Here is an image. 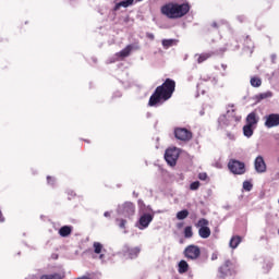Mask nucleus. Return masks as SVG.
Instances as JSON below:
<instances>
[{"mask_svg":"<svg viewBox=\"0 0 279 279\" xmlns=\"http://www.w3.org/2000/svg\"><path fill=\"white\" fill-rule=\"evenodd\" d=\"M173 93H175V81L166 78L162 85L156 87L148 100V106L154 107L162 101H169V98L173 97Z\"/></svg>","mask_w":279,"mask_h":279,"instance_id":"nucleus-1","label":"nucleus"},{"mask_svg":"<svg viewBox=\"0 0 279 279\" xmlns=\"http://www.w3.org/2000/svg\"><path fill=\"white\" fill-rule=\"evenodd\" d=\"M161 14L167 19H182L191 12V4L187 2L179 4L178 2H168L160 8Z\"/></svg>","mask_w":279,"mask_h":279,"instance_id":"nucleus-2","label":"nucleus"},{"mask_svg":"<svg viewBox=\"0 0 279 279\" xmlns=\"http://www.w3.org/2000/svg\"><path fill=\"white\" fill-rule=\"evenodd\" d=\"M228 169L233 175H243L245 174V162L239 161L236 159H230L228 162Z\"/></svg>","mask_w":279,"mask_h":279,"instance_id":"nucleus-3","label":"nucleus"},{"mask_svg":"<svg viewBox=\"0 0 279 279\" xmlns=\"http://www.w3.org/2000/svg\"><path fill=\"white\" fill-rule=\"evenodd\" d=\"M208 226H210V222L206 218H201L195 225V227L198 228V235L201 239H208L210 236L211 231Z\"/></svg>","mask_w":279,"mask_h":279,"instance_id":"nucleus-4","label":"nucleus"},{"mask_svg":"<svg viewBox=\"0 0 279 279\" xmlns=\"http://www.w3.org/2000/svg\"><path fill=\"white\" fill-rule=\"evenodd\" d=\"M236 274V265L230 259H227L222 266L219 267V278H227V276H234Z\"/></svg>","mask_w":279,"mask_h":279,"instance_id":"nucleus-5","label":"nucleus"},{"mask_svg":"<svg viewBox=\"0 0 279 279\" xmlns=\"http://www.w3.org/2000/svg\"><path fill=\"white\" fill-rule=\"evenodd\" d=\"M183 256H185L187 260H197L199 256H202V248L195 244H190L184 248Z\"/></svg>","mask_w":279,"mask_h":279,"instance_id":"nucleus-6","label":"nucleus"},{"mask_svg":"<svg viewBox=\"0 0 279 279\" xmlns=\"http://www.w3.org/2000/svg\"><path fill=\"white\" fill-rule=\"evenodd\" d=\"M178 158H180V151L178 148H168L165 153V160L170 167L178 165Z\"/></svg>","mask_w":279,"mask_h":279,"instance_id":"nucleus-7","label":"nucleus"},{"mask_svg":"<svg viewBox=\"0 0 279 279\" xmlns=\"http://www.w3.org/2000/svg\"><path fill=\"white\" fill-rule=\"evenodd\" d=\"M174 136L178 141H182L183 143H189L193 138V132H191L186 128H177L174 129Z\"/></svg>","mask_w":279,"mask_h":279,"instance_id":"nucleus-8","label":"nucleus"},{"mask_svg":"<svg viewBox=\"0 0 279 279\" xmlns=\"http://www.w3.org/2000/svg\"><path fill=\"white\" fill-rule=\"evenodd\" d=\"M153 221L154 214L145 213L140 217L136 227L138 228V230H145L146 228H149V223H151Z\"/></svg>","mask_w":279,"mask_h":279,"instance_id":"nucleus-9","label":"nucleus"},{"mask_svg":"<svg viewBox=\"0 0 279 279\" xmlns=\"http://www.w3.org/2000/svg\"><path fill=\"white\" fill-rule=\"evenodd\" d=\"M265 128L271 129V128H278L279 125V114L278 113H270L265 117Z\"/></svg>","mask_w":279,"mask_h":279,"instance_id":"nucleus-10","label":"nucleus"},{"mask_svg":"<svg viewBox=\"0 0 279 279\" xmlns=\"http://www.w3.org/2000/svg\"><path fill=\"white\" fill-rule=\"evenodd\" d=\"M254 167L257 173H265V171H267V163H265V158H263V156H257L254 161Z\"/></svg>","mask_w":279,"mask_h":279,"instance_id":"nucleus-11","label":"nucleus"},{"mask_svg":"<svg viewBox=\"0 0 279 279\" xmlns=\"http://www.w3.org/2000/svg\"><path fill=\"white\" fill-rule=\"evenodd\" d=\"M123 213L126 217H132L136 213V206L132 202H126L123 205Z\"/></svg>","mask_w":279,"mask_h":279,"instance_id":"nucleus-12","label":"nucleus"},{"mask_svg":"<svg viewBox=\"0 0 279 279\" xmlns=\"http://www.w3.org/2000/svg\"><path fill=\"white\" fill-rule=\"evenodd\" d=\"M258 121H259V118L256 111L248 113L246 117V125H251V126L258 125Z\"/></svg>","mask_w":279,"mask_h":279,"instance_id":"nucleus-13","label":"nucleus"},{"mask_svg":"<svg viewBox=\"0 0 279 279\" xmlns=\"http://www.w3.org/2000/svg\"><path fill=\"white\" fill-rule=\"evenodd\" d=\"M130 5H134V0H124V1L118 2L114 5L113 11L119 12L121 8H130Z\"/></svg>","mask_w":279,"mask_h":279,"instance_id":"nucleus-14","label":"nucleus"},{"mask_svg":"<svg viewBox=\"0 0 279 279\" xmlns=\"http://www.w3.org/2000/svg\"><path fill=\"white\" fill-rule=\"evenodd\" d=\"M197 58V63L202 64L206 62V60H209V58H213L215 56V52H203L201 54H196Z\"/></svg>","mask_w":279,"mask_h":279,"instance_id":"nucleus-15","label":"nucleus"},{"mask_svg":"<svg viewBox=\"0 0 279 279\" xmlns=\"http://www.w3.org/2000/svg\"><path fill=\"white\" fill-rule=\"evenodd\" d=\"M132 49H134V46L128 45L124 49H122L120 52L117 53L119 58H128L130 53H132Z\"/></svg>","mask_w":279,"mask_h":279,"instance_id":"nucleus-16","label":"nucleus"},{"mask_svg":"<svg viewBox=\"0 0 279 279\" xmlns=\"http://www.w3.org/2000/svg\"><path fill=\"white\" fill-rule=\"evenodd\" d=\"M71 232H73V228L69 226H63L59 230L60 236H63V238L69 236Z\"/></svg>","mask_w":279,"mask_h":279,"instance_id":"nucleus-17","label":"nucleus"},{"mask_svg":"<svg viewBox=\"0 0 279 279\" xmlns=\"http://www.w3.org/2000/svg\"><path fill=\"white\" fill-rule=\"evenodd\" d=\"M178 271L179 274H186V271H189V263L184 259L179 262V266H178Z\"/></svg>","mask_w":279,"mask_h":279,"instance_id":"nucleus-18","label":"nucleus"},{"mask_svg":"<svg viewBox=\"0 0 279 279\" xmlns=\"http://www.w3.org/2000/svg\"><path fill=\"white\" fill-rule=\"evenodd\" d=\"M240 244H241V236L235 235L231 238L229 245L230 247H232V250H236V247H239Z\"/></svg>","mask_w":279,"mask_h":279,"instance_id":"nucleus-19","label":"nucleus"},{"mask_svg":"<svg viewBox=\"0 0 279 279\" xmlns=\"http://www.w3.org/2000/svg\"><path fill=\"white\" fill-rule=\"evenodd\" d=\"M243 134L244 136H247V138H250V136H253L254 134V126L246 124L243 126Z\"/></svg>","mask_w":279,"mask_h":279,"instance_id":"nucleus-20","label":"nucleus"},{"mask_svg":"<svg viewBox=\"0 0 279 279\" xmlns=\"http://www.w3.org/2000/svg\"><path fill=\"white\" fill-rule=\"evenodd\" d=\"M263 81L259 77H252L251 78V86H253L254 88H258L259 86H262Z\"/></svg>","mask_w":279,"mask_h":279,"instance_id":"nucleus-21","label":"nucleus"},{"mask_svg":"<svg viewBox=\"0 0 279 279\" xmlns=\"http://www.w3.org/2000/svg\"><path fill=\"white\" fill-rule=\"evenodd\" d=\"M186 217H189V210L187 209H183V210H181L177 214V219L179 221H182V220L186 219Z\"/></svg>","mask_w":279,"mask_h":279,"instance_id":"nucleus-22","label":"nucleus"},{"mask_svg":"<svg viewBox=\"0 0 279 279\" xmlns=\"http://www.w3.org/2000/svg\"><path fill=\"white\" fill-rule=\"evenodd\" d=\"M40 279H63L62 275L54 272L51 275H43Z\"/></svg>","mask_w":279,"mask_h":279,"instance_id":"nucleus-23","label":"nucleus"},{"mask_svg":"<svg viewBox=\"0 0 279 279\" xmlns=\"http://www.w3.org/2000/svg\"><path fill=\"white\" fill-rule=\"evenodd\" d=\"M184 236L185 239H192L193 238V227L187 226L184 228Z\"/></svg>","mask_w":279,"mask_h":279,"instance_id":"nucleus-24","label":"nucleus"},{"mask_svg":"<svg viewBox=\"0 0 279 279\" xmlns=\"http://www.w3.org/2000/svg\"><path fill=\"white\" fill-rule=\"evenodd\" d=\"M101 250H104V245L99 242L94 243V252L95 254H101Z\"/></svg>","mask_w":279,"mask_h":279,"instance_id":"nucleus-25","label":"nucleus"},{"mask_svg":"<svg viewBox=\"0 0 279 279\" xmlns=\"http://www.w3.org/2000/svg\"><path fill=\"white\" fill-rule=\"evenodd\" d=\"M173 45V39H163L162 40V47H165L166 49H169V47H171Z\"/></svg>","mask_w":279,"mask_h":279,"instance_id":"nucleus-26","label":"nucleus"},{"mask_svg":"<svg viewBox=\"0 0 279 279\" xmlns=\"http://www.w3.org/2000/svg\"><path fill=\"white\" fill-rule=\"evenodd\" d=\"M199 185H201L199 181H194L190 184V189L191 191H197V189H199Z\"/></svg>","mask_w":279,"mask_h":279,"instance_id":"nucleus-27","label":"nucleus"},{"mask_svg":"<svg viewBox=\"0 0 279 279\" xmlns=\"http://www.w3.org/2000/svg\"><path fill=\"white\" fill-rule=\"evenodd\" d=\"M254 185H252V183L250 181H244L243 182V189L244 191H252Z\"/></svg>","mask_w":279,"mask_h":279,"instance_id":"nucleus-28","label":"nucleus"},{"mask_svg":"<svg viewBox=\"0 0 279 279\" xmlns=\"http://www.w3.org/2000/svg\"><path fill=\"white\" fill-rule=\"evenodd\" d=\"M269 97H271V92L263 93L258 95V99H267Z\"/></svg>","mask_w":279,"mask_h":279,"instance_id":"nucleus-29","label":"nucleus"},{"mask_svg":"<svg viewBox=\"0 0 279 279\" xmlns=\"http://www.w3.org/2000/svg\"><path fill=\"white\" fill-rule=\"evenodd\" d=\"M198 180H202V181L208 180V174L206 172H201L198 174Z\"/></svg>","mask_w":279,"mask_h":279,"instance_id":"nucleus-30","label":"nucleus"},{"mask_svg":"<svg viewBox=\"0 0 279 279\" xmlns=\"http://www.w3.org/2000/svg\"><path fill=\"white\" fill-rule=\"evenodd\" d=\"M47 182L48 184H51V186H53L56 184V178L53 177H47Z\"/></svg>","mask_w":279,"mask_h":279,"instance_id":"nucleus-31","label":"nucleus"},{"mask_svg":"<svg viewBox=\"0 0 279 279\" xmlns=\"http://www.w3.org/2000/svg\"><path fill=\"white\" fill-rule=\"evenodd\" d=\"M128 223V220L120 219L119 228L125 229V225Z\"/></svg>","mask_w":279,"mask_h":279,"instance_id":"nucleus-32","label":"nucleus"},{"mask_svg":"<svg viewBox=\"0 0 279 279\" xmlns=\"http://www.w3.org/2000/svg\"><path fill=\"white\" fill-rule=\"evenodd\" d=\"M227 136H228L229 141H235V138H236L234 136V133H230V132L227 133Z\"/></svg>","mask_w":279,"mask_h":279,"instance_id":"nucleus-33","label":"nucleus"},{"mask_svg":"<svg viewBox=\"0 0 279 279\" xmlns=\"http://www.w3.org/2000/svg\"><path fill=\"white\" fill-rule=\"evenodd\" d=\"M146 37L149 38V40H154L155 36L151 33H147Z\"/></svg>","mask_w":279,"mask_h":279,"instance_id":"nucleus-34","label":"nucleus"},{"mask_svg":"<svg viewBox=\"0 0 279 279\" xmlns=\"http://www.w3.org/2000/svg\"><path fill=\"white\" fill-rule=\"evenodd\" d=\"M211 260H217V254L211 255Z\"/></svg>","mask_w":279,"mask_h":279,"instance_id":"nucleus-35","label":"nucleus"},{"mask_svg":"<svg viewBox=\"0 0 279 279\" xmlns=\"http://www.w3.org/2000/svg\"><path fill=\"white\" fill-rule=\"evenodd\" d=\"M138 206H145V203H143L142 199L138 201Z\"/></svg>","mask_w":279,"mask_h":279,"instance_id":"nucleus-36","label":"nucleus"},{"mask_svg":"<svg viewBox=\"0 0 279 279\" xmlns=\"http://www.w3.org/2000/svg\"><path fill=\"white\" fill-rule=\"evenodd\" d=\"M211 27H218L217 22H214V23L211 24Z\"/></svg>","mask_w":279,"mask_h":279,"instance_id":"nucleus-37","label":"nucleus"},{"mask_svg":"<svg viewBox=\"0 0 279 279\" xmlns=\"http://www.w3.org/2000/svg\"><path fill=\"white\" fill-rule=\"evenodd\" d=\"M178 228H182V223H179V225H178Z\"/></svg>","mask_w":279,"mask_h":279,"instance_id":"nucleus-38","label":"nucleus"},{"mask_svg":"<svg viewBox=\"0 0 279 279\" xmlns=\"http://www.w3.org/2000/svg\"><path fill=\"white\" fill-rule=\"evenodd\" d=\"M272 60H276V56H272Z\"/></svg>","mask_w":279,"mask_h":279,"instance_id":"nucleus-39","label":"nucleus"},{"mask_svg":"<svg viewBox=\"0 0 279 279\" xmlns=\"http://www.w3.org/2000/svg\"><path fill=\"white\" fill-rule=\"evenodd\" d=\"M272 60H276V56H272Z\"/></svg>","mask_w":279,"mask_h":279,"instance_id":"nucleus-40","label":"nucleus"},{"mask_svg":"<svg viewBox=\"0 0 279 279\" xmlns=\"http://www.w3.org/2000/svg\"><path fill=\"white\" fill-rule=\"evenodd\" d=\"M105 217H108V213H105Z\"/></svg>","mask_w":279,"mask_h":279,"instance_id":"nucleus-41","label":"nucleus"},{"mask_svg":"<svg viewBox=\"0 0 279 279\" xmlns=\"http://www.w3.org/2000/svg\"><path fill=\"white\" fill-rule=\"evenodd\" d=\"M136 1H143V0H136Z\"/></svg>","mask_w":279,"mask_h":279,"instance_id":"nucleus-42","label":"nucleus"}]
</instances>
